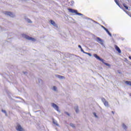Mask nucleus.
Returning <instances> with one entry per match:
<instances>
[{
	"label": "nucleus",
	"instance_id": "1",
	"mask_svg": "<svg viewBox=\"0 0 131 131\" xmlns=\"http://www.w3.org/2000/svg\"><path fill=\"white\" fill-rule=\"evenodd\" d=\"M94 57H95V58H96V59H97V60H99V61H101V62H102V63H103V64L104 65H106V66H108V67H110L111 66V65H110V64L104 62V59L100 58V57L99 56H98V55L94 54L93 55Z\"/></svg>",
	"mask_w": 131,
	"mask_h": 131
},
{
	"label": "nucleus",
	"instance_id": "2",
	"mask_svg": "<svg viewBox=\"0 0 131 131\" xmlns=\"http://www.w3.org/2000/svg\"><path fill=\"white\" fill-rule=\"evenodd\" d=\"M68 10L69 11V12H70L71 13H72L73 14H75L76 15H78V16H82V14L78 13L77 12V10H76L70 8V9H68Z\"/></svg>",
	"mask_w": 131,
	"mask_h": 131
},
{
	"label": "nucleus",
	"instance_id": "3",
	"mask_svg": "<svg viewBox=\"0 0 131 131\" xmlns=\"http://www.w3.org/2000/svg\"><path fill=\"white\" fill-rule=\"evenodd\" d=\"M16 129L17 131H24V129L21 126L20 124H17V126L16 127Z\"/></svg>",
	"mask_w": 131,
	"mask_h": 131
},
{
	"label": "nucleus",
	"instance_id": "4",
	"mask_svg": "<svg viewBox=\"0 0 131 131\" xmlns=\"http://www.w3.org/2000/svg\"><path fill=\"white\" fill-rule=\"evenodd\" d=\"M101 100L105 106H106V107H108L109 106V103H108V101H106V99H105V98H102L101 99Z\"/></svg>",
	"mask_w": 131,
	"mask_h": 131
},
{
	"label": "nucleus",
	"instance_id": "5",
	"mask_svg": "<svg viewBox=\"0 0 131 131\" xmlns=\"http://www.w3.org/2000/svg\"><path fill=\"white\" fill-rule=\"evenodd\" d=\"M4 13L5 15H7L8 16H10V17H13V16H14L13 13L11 12L5 11Z\"/></svg>",
	"mask_w": 131,
	"mask_h": 131
},
{
	"label": "nucleus",
	"instance_id": "6",
	"mask_svg": "<svg viewBox=\"0 0 131 131\" xmlns=\"http://www.w3.org/2000/svg\"><path fill=\"white\" fill-rule=\"evenodd\" d=\"M52 107H53V108H54V109H55V110H56L57 111H59V106H58L57 104L55 103H52Z\"/></svg>",
	"mask_w": 131,
	"mask_h": 131
},
{
	"label": "nucleus",
	"instance_id": "7",
	"mask_svg": "<svg viewBox=\"0 0 131 131\" xmlns=\"http://www.w3.org/2000/svg\"><path fill=\"white\" fill-rule=\"evenodd\" d=\"M26 38H27V39H28V40H32V41H35V39H34L33 37H29V36H27Z\"/></svg>",
	"mask_w": 131,
	"mask_h": 131
},
{
	"label": "nucleus",
	"instance_id": "8",
	"mask_svg": "<svg viewBox=\"0 0 131 131\" xmlns=\"http://www.w3.org/2000/svg\"><path fill=\"white\" fill-rule=\"evenodd\" d=\"M50 22L51 24H52V25H53V26H54L55 27H57V25L56 24V23H55L54 20L51 19V20H50Z\"/></svg>",
	"mask_w": 131,
	"mask_h": 131
},
{
	"label": "nucleus",
	"instance_id": "9",
	"mask_svg": "<svg viewBox=\"0 0 131 131\" xmlns=\"http://www.w3.org/2000/svg\"><path fill=\"white\" fill-rule=\"evenodd\" d=\"M115 50H116V51H117V52H118V53H121V50H120L119 47H118V46H117V45L115 46Z\"/></svg>",
	"mask_w": 131,
	"mask_h": 131
},
{
	"label": "nucleus",
	"instance_id": "10",
	"mask_svg": "<svg viewBox=\"0 0 131 131\" xmlns=\"http://www.w3.org/2000/svg\"><path fill=\"white\" fill-rule=\"evenodd\" d=\"M103 29H104V30H105V31L107 32V33L110 36H112V35L111 34V33H110V32H109V31L108 30V29H107V28H105V27H103Z\"/></svg>",
	"mask_w": 131,
	"mask_h": 131
},
{
	"label": "nucleus",
	"instance_id": "11",
	"mask_svg": "<svg viewBox=\"0 0 131 131\" xmlns=\"http://www.w3.org/2000/svg\"><path fill=\"white\" fill-rule=\"evenodd\" d=\"M125 83H126V84H128V85H130L131 86V81H126L125 82Z\"/></svg>",
	"mask_w": 131,
	"mask_h": 131
},
{
	"label": "nucleus",
	"instance_id": "12",
	"mask_svg": "<svg viewBox=\"0 0 131 131\" xmlns=\"http://www.w3.org/2000/svg\"><path fill=\"white\" fill-rule=\"evenodd\" d=\"M123 6L124 8H125V9L126 10H128V7L127 6H126L125 4H123Z\"/></svg>",
	"mask_w": 131,
	"mask_h": 131
},
{
	"label": "nucleus",
	"instance_id": "13",
	"mask_svg": "<svg viewBox=\"0 0 131 131\" xmlns=\"http://www.w3.org/2000/svg\"><path fill=\"white\" fill-rule=\"evenodd\" d=\"M97 40L98 41V42H102L103 41L101 40V38L97 37Z\"/></svg>",
	"mask_w": 131,
	"mask_h": 131
},
{
	"label": "nucleus",
	"instance_id": "14",
	"mask_svg": "<svg viewBox=\"0 0 131 131\" xmlns=\"http://www.w3.org/2000/svg\"><path fill=\"white\" fill-rule=\"evenodd\" d=\"M83 53L84 54H86V55H88L89 56H90V57H92V54L91 53H86V52H85L84 51Z\"/></svg>",
	"mask_w": 131,
	"mask_h": 131
},
{
	"label": "nucleus",
	"instance_id": "15",
	"mask_svg": "<svg viewBox=\"0 0 131 131\" xmlns=\"http://www.w3.org/2000/svg\"><path fill=\"white\" fill-rule=\"evenodd\" d=\"M78 48H79L81 49V52H82L83 53H84V51H83V50H82V48H81V46L79 45V46H78Z\"/></svg>",
	"mask_w": 131,
	"mask_h": 131
},
{
	"label": "nucleus",
	"instance_id": "16",
	"mask_svg": "<svg viewBox=\"0 0 131 131\" xmlns=\"http://www.w3.org/2000/svg\"><path fill=\"white\" fill-rule=\"evenodd\" d=\"M53 122L54 124H55V125H57V126L59 125V124H58V123L57 122V121L53 120Z\"/></svg>",
	"mask_w": 131,
	"mask_h": 131
},
{
	"label": "nucleus",
	"instance_id": "17",
	"mask_svg": "<svg viewBox=\"0 0 131 131\" xmlns=\"http://www.w3.org/2000/svg\"><path fill=\"white\" fill-rule=\"evenodd\" d=\"M70 125L72 127H75V126L74 125V124H72V123H71L70 124Z\"/></svg>",
	"mask_w": 131,
	"mask_h": 131
},
{
	"label": "nucleus",
	"instance_id": "18",
	"mask_svg": "<svg viewBox=\"0 0 131 131\" xmlns=\"http://www.w3.org/2000/svg\"><path fill=\"white\" fill-rule=\"evenodd\" d=\"M115 2L116 3V4H117V5H118V6H119V3H118V1H117V0H115Z\"/></svg>",
	"mask_w": 131,
	"mask_h": 131
},
{
	"label": "nucleus",
	"instance_id": "19",
	"mask_svg": "<svg viewBox=\"0 0 131 131\" xmlns=\"http://www.w3.org/2000/svg\"><path fill=\"white\" fill-rule=\"evenodd\" d=\"M75 111H76V113H78L79 110H78V107L75 109Z\"/></svg>",
	"mask_w": 131,
	"mask_h": 131
},
{
	"label": "nucleus",
	"instance_id": "20",
	"mask_svg": "<svg viewBox=\"0 0 131 131\" xmlns=\"http://www.w3.org/2000/svg\"><path fill=\"white\" fill-rule=\"evenodd\" d=\"M53 90H54V91H57V87H56L55 86H54Z\"/></svg>",
	"mask_w": 131,
	"mask_h": 131
},
{
	"label": "nucleus",
	"instance_id": "21",
	"mask_svg": "<svg viewBox=\"0 0 131 131\" xmlns=\"http://www.w3.org/2000/svg\"><path fill=\"white\" fill-rule=\"evenodd\" d=\"M57 77H58V78H63V76L60 75H57Z\"/></svg>",
	"mask_w": 131,
	"mask_h": 131
},
{
	"label": "nucleus",
	"instance_id": "22",
	"mask_svg": "<svg viewBox=\"0 0 131 131\" xmlns=\"http://www.w3.org/2000/svg\"><path fill=\"white\" fill-rule=\"evenodd\" d=\"M2 112H3L4 113H5V114L7 113V112H6V111H5V110H2Z\"/></svg>",
	"mask_w": 131,
	"mask_h": 131
},
{
	"label": "nucleus",
	"instance_id": "23",
	"mask_svg": "<svg viewBox=\"0 0 131 131\" xmlns=\"http://www.w3.org/2000/svg\"><path fill=\"white\" fill-rule=\"evenodd\" d=\"M93 114L95 116V117H97V115H96V113H94Z\"/></svg>",
	"mask_w": 131,
	"mask_h": 131
},
{
	"label": "nucleus",
	"instance_id": "24",
	"mask_svg": "<svg viewBox=\"0 0 131 131\" xmlns=\"http://www.w3.org/2000/svg\"><path fill=\"white\" fill-rule=\"evenodd\" d=\"M66 114H67V115H68V116H69L70 115L69 114V113L66 112Z\"/></svg>",
	"mask_w": 131,
	"mask_h": 131
},
{
	"label": "nucleus",
	"instance_id": "25",
	"mask_svg": "<svg viewBox=\"0 0 131 131\" xmlns=\"http://www.w3.org/2000/svg\"><path fill=\"white\" fill-rule=\"evenodd\" d=\"M112 113H113V114H114V112H112Z\"/></svg>",
	"mask_w": 131,
	"mask_h": 131
},
{
	"label": "nucleus",
	"instance_id": "26",
	"mask_svg": "<svg viewBox=\"0 0 131 131\" xmlns=\"http://www.w3.org/2000/svg\"><path fill=\"white\" fill-rule=\"evenodd\" d=\"M129 58L130 59V60H131V56H129Z\"/></svg>",
	"mask_w": 131,
	"mask_h": 131
},
{
	"label": "nucleus",
	"instance_id": "27",
	"mask_svg": "<svg viewBox=\"0 0 131 131\" xmlns=\"http://www.w3.org/2000/svg\"><path fill=\"white\" fill-rule=\"evenodd\" d=\"M125 127H126V126H125V127H124V128H125Z\"/></svg>",
	"mask_w": 131,
	"mask_h": 131
}]
</instances>
